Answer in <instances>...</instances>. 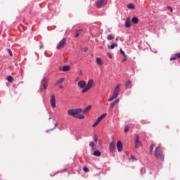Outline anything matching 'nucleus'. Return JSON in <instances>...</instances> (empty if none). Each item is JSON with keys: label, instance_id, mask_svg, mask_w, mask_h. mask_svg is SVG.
I'll list each match as a JSON object with an SVG mask.
<instances>
[{"label": "nucleus", "instance_id": "1a4fd4ad", "mask_svg": "<svg viewBox=\"0 0 180 180\" xmlns=\"http://www.w3.org/2000/svg\"><path fill=\"white\" fill-rule=\"evenodd\" d=\"M50 103H51L52 108H56V95L52 94L51 96Z\"/></svg>", "mask_w": 180, "mask_h": 180}, {"label": "nucleus", "instance_id": "aec40b11", "mask_svg": "<svg viewBox=\"0 0 180 180\" xmlns=\"http://www.w3.org/2000/svg\"><path fill=\"white\" fill-rule=\"evenodd\" d=\"M127 8L128 9H136V6H134L133 4H129L127 5Z\"/></svg>", "mask_w": 180, "mask_h": 180}, {"label": "nucleus", "instance_id": "c756f323", "mask_svg": "<svg viewBox=\"0 0 180 180\" xmlns=\"http://www.w3.org/2000/svg\"><path fill=\"white\" fill-rule=\"evenodd\" d=\"M78 32H82V30H77L75 37H78V36H79V33Z\"/></svg>", "mask_w": 180, "mask_h": 180}, {"label": "nucleus", "instance_id": "7c9ffc66", "mask_svg": "<svg viewBox=\"0 0 180 180\" xmlns=\"http://www.w3.org/2000/svg\"><path fill=\"white\" fill-rule=\"evenodd\" d=\"M176 58H177V56H176V54H175L174 56H173V57H172V58H170V61H174V60H176Z\"/></svg>", "mask_w": 180, "mask_h": 180}, {"label": "nucleus", "instance_id": "2f4dec72", "mask_svg": "<svg viewBox=\"0 0 180 180\" xmlns=\"http://www.w3.org/2000/svg\"><path fill=\"white\" fill-rule=\"evenodd\" d=\"M83 171H84L85 172H89V169H88V167H84Z\"/></svg>", "mask_w": 180, "mask_h": 180}, {"label": "nucleus", "instance_id": "412c9836", "mask_svg": "<svg viewBox=\"0 0 180 180\" xmlns=\"http://www.w3.org/2000/svg\"><path fill=\"white\" fill-rule=\"evenodd\" d=\"M76 119H85V115L82 114H77L76 115Z\"/></svg>", "mask_w": 180, "mask_h": 180}, {"label": "nucleus", "instance_id": "5701e85b", "mask_svg": "<svg viewBox=\"0 0 180 180\" xmlns=\"http://www.w3.org/2000/svg\"><path fill=\"white\" fill-rule=\"evenodd\" d=\"M107 39L108 40H113V39H115V36L113 34H109Z\"/></svg>", "mask_w": 180, "mask_h": 180}, {"label": "nucleus", "instance_id": "f03ea898", "mask_svg": "<svg viewBox=\"0 0 180 180\" xmlns=\"http://www.w3.org/2000/svg\"><path fill=\"white\" fill-rule=\"evenodd\" d=\"M154 155L157 160H160L161 161H164V153L161 151V146H158L155 147L154 151Z\"/></svg>", "mask_w": 180, "mask_h": 180}, {"label": "nucleus", "instance_id": "39448f33", "mask_svg": "<svg viewBox=\"0 0 180 180\" xmlns=\"http://www.w3.org/2000/svg\"><path fill=\"white\" fill-rule=\"evenodd\" d=\"M135 148H139L141 147V141H140V136L136 134L134 138Z\"/></svg>", "mask_w": 180, "mask_h": 180}, {"label": "nucleus", "instance_id": "20e7f679", "mask_svg": "<svg viewBox=\"0 0 180 180\" xmlns=\"http://www.w3.org/2000/svg\"><path fill=\"white\" fill-rule=\"evenodd\" d=\"M67 46V39L63 38L60 42L57 44L56 49L57 50H60L61 49H64V46Z\"/></svg>", "mask_w": 180, "mask_h": 180}, {"label": "nucleus", "instance_id": "6e6552de", "mask_svg": "<svg viewBox=\"0 0 180 180\" xmlns=\"http://www.w3.org/2000/svg\"><path fill=\"white\" fill-rule=\"evenodd\" d=\"M106 113L101 115L100 117H98L95 123L92 125V127H96L101 123V121L106 116Z\"/></svg>", "mask_w": 180, "mask_h": 180}, {"label": "nucleus", "instance_id": "a19ab883", "mask_svg": "<svg viewBox=\"0 0 180 180\" xmlns=\"http://www.w3.org/2000/svg\"><path fill=\"white\" fill-rule=\"evenodd\" d=\"M115 41H119V37H117V38L115 39Z\"/></svg>", "mask_w": 180, "mask_h": 180}, {"label": "nucleus", "instance_id": "58836bf2", "mask_svg": "<svg viewBox=\"0 0 180 180\" xmlns=\"http://www.w3.org/2000/svg\"><path fill=\"white\" fill-rule=\"evenodd\" d=\"M176 57H177V58H180V53H176Z\"/></svg>", "mask_w": 180, "mask_h": 180}, {"label": "nucleus", "instance_id": "a878e982", "mask_svg": "<svg viewBox=\"0 0 180 180\" xmlns=\"http://www.w3.org/2000/svg\"><path fill=\"white\" fill-rule=\"evenodd\" d=\"M116 98H117L116 97V96L112 95L111 97L108 98V102H112V101H113V99H116Z\"/></svg>", "mask_w": 180, "mask_h": 180}, {"label": "nucleus", "instance_id": "7ed1b4c3", "mask_svg": "<svg viewBox=\"0 0 180 180\" xmlns=\"http://www.w3.org/2000/svg\"><path fill=\"white\" fill-rule=\"evenodd\" d=\"M79 113H82V109L77 108L68 110V115H70V116H72V117L76 118L77 115H79Z\"/></svg>", "mask_w": 180, "mask_h": 180}, {"label": "nucleus", "instance_id": "bb28decb", "mask_svg": "<svg viewBox=\"0 0 180 180\" xmlns=\"http://www.w3.org/2000/svg\"><path fill=\"white\" fill-rule=\"evenodd\" d=\"M130 85H131V81H128V82H127L125 86H126V88H129V86H130Z\"/></svg>", "mask_w": 180, "mask_h": 180}, {"label": "nucleus", "instance_id": "4be33fe9", "mask_svg": "<svg viewBox=\"0 0 180 180\" xmlns=\"http://www.w3.org/2000/svg\"><path fill=\"white\" fill-rule=\"evenodd\" d=\"M94 155H95V157H101V151L95 150L94 152Z\"/></svg>", "mask_w": 180, "mask_h": 180}, {"label": "nucleus", "instance_id": "f257e3e1", "mask_svg": "<svg viewBox=\"0 0 180 180\" xmlns=\"http://www.w3.org/2000/svg\"><path fill=\"white\" fill-rule=\"evenodd\" d=\"M94 79L89 80L87 84L86 82H85V81L81 80L78 82L77 86H79V88H81V89H82V94H86V92H88V91H89V89H91L92 86H94Z\"/></svg>", "mask_w": 180, "mask_h": 180}, {"label": "nucleus", "instance_id": "dca6fc26", "mask_svg": "<svg viewBox=\"0 0 180 180\" xmlns=\"http://www.w3.org/2000/svg\"><path fill=\"white\" fill-rule=\"evenodd\" d=\"M131 26V22L130 21V18H127L125 21V27H130Z\"/></svg>", "mask_w": 180, "mask_h": 180}, {"label": "nucleus", "instance_id": "ea45409f", "mask_svg": "<svg viewBox=\"0 0 180 180\" xmlns=\"http://www.w3.org/2000/svg\"><path fill=\"white\" fill-rule=\"evenodd\" d=\"M167 8H168V9H169L170 12H172V8H171V7H167Z\"/></svg>", "mask_w": 180, "mask_h": 180}, {"label": "nucleus", "instance_id": "37998d69", "mask_svg": "<svg viewBox=\"0 0 180 180\" xmlns=\"http://www.w3.org/2000/svg\"><path fill=\"white\" fill-rule=\"evenodd\" d=\"M59 88L63 89V85H60Z\"/></svg>", "mask_w": 180, "mask_h": 180}, {"label": "nucleus", "instance_id": "c03bdc74", "mask_svg": "<svg viewBox=\"0 0 180 180\" xmlns=\"http://www.w3.org/2000/svg\"><path fill=\"white\" fill-rule=\"evenodd\" d=\"M56 127H57V124H55L54 129H56Z\"/></svg>", "mask_w": 180, "mask_h": 180}, {"label": "nucleus", "instance_id": "9d476101", "mask_svg": "<svg viewBox=\"0 0 180 180\" xmlns=\"http://www.w3.org/2000/svg\"><path fill=\"white\" fill-rule=\"evenodd\" d=\"M47 84H49V79L47 78H44L41 86L43 87L44 89H47Z\"/></svg>", "mask_w": 180, "mask_h": 180}, {"label": "nucleus", "instance_id": "79ce46f5", "mask_svg": "<svg viewBox=\"0 0 180 180\" xmlns=\"http://www.w3.org/2000/svg\"><path fill=\"white\" fill-rule=\"evenodd\" d=\"M126 60H127V58H124L122 60L123 62L126 61Z\"/></svg>", "mask_w": 180, "mask_h": 180}, {"label": "nucleus", "instance_id": "423d86ee", "mask_svg": "<svg viewBox=\"0 0 180 180\" xmlns=\"http://www.w3.org/2000/svg\"><path fill=\"white\" fill-rule=\"evenodd\" d=\"M108 4V0H98L96 3L97 8H103Z\"/></svg>", "mask_w": 180, "mask_h": 180}, {"label": "nucleus", "instance_id": "6ab92c4d", "mask_svg": "<svg viewBox=\"0 0 180 180\" xmlns=\"http://www.w3.org/2000/svg\"><path fill=\"white\" fill-rule=\"evenodd\" d=\"M131 21L134 25H137L139 23V18H137V17H134L132 18Z\"/></svg>", "mask_w": 180, "mask_h": 180}, {"label": "nucleus", "instance_id": "72a5a7b5", "mask_svg": "<svg viewBox=\"0 0 180 180\" xmlns=\"http://www.w3.org/2000/svg\"><path fill=\"white\" fill-rule=\"evenodd\" d=\"M120 53L122 54L124 57H126V53H124V51H123V49H120Z\"/></svg>", "mask_w": 180, "mask_h": 180}, {"label": "nucleus", "instance_id": "4c0bfd02", "mask_svg": "<svg viewBox=\"0 0 180 180\" xmlns=\"http://www.w3.org/2000/svg\"><path fill=\"white\" fill-rule=\"evenodd\" d=\"M94 139L96 143L98 142V138H96V136H94Z\"/></svg>", "mask_w": 180, "mask_h": 180}, {"label": "nucleus", "instance_id": "473e14b6", "mask_svg": "<svg viewBox=\"0 0 180 180\" xmlns=\"http://www.w3.org/2000/svg\"><path fill=\"white\" fill-rule=\"evenodd\" d=\"M7 51H8L9 56H11V57H12V56H13L12 51L11 49H8Z\"/></svg>", "mask_w": 180, "mask_h": 180}, {"label": "nucleus", "instance_id": "f8f14e48", "mask_svg": "<svg viewBox=\"0 0 180 180\" xmlns=\"http://www.w3.org/2000/svg\"><path fill=\"white\" fill-rule=\"evenodd\" d=\"M109 150H110V153H115V150H116V145H115V141H112L110 143Z\"/></svg>", "mask_w": 180, "mask_h": 180}, {"label": "nucleus", "instance_id": "f3484780", "mask_svg": "<svg viewBox=\"0 0 180 180\" xmlns=\"http://www.w3.org/2000/svg\"><path fill=\"white\" fill-rule=\"evenodd\" d=\"M96 63L97 65H102L103 64V62L102 61V59H101V58H96Z\"/></svg>", "mask_w": 180, "mask_h": 180}, {"label": "nucleus", "instance_id": "0eeeda50", "mask_svg": "<svg viewBox=\"0 0 180 180\" xmlns=\"http://www.w3.org/2000/svg\"><path fill=\"white\" fill-rule=\"evenodd\" d=\"M106 113L101 115L100 117H98L95 123L92 125V127H96L101 123V121L106 116Z\"/></svg>", "mask_w": 180, "mask_h": 180}, {"label": "nucleus", "instance_id": "ddd939ff", "mask_svg": "<svg viewBox=\"0 0 180 180\" xmlns=\"http://www.w3.org/2000/svg\"><path fill=\"white\" fill-rule=\"evenodd\" d=\"M117 148L119 153H121V151L123 150V143H122V141H118L117 142Z\"/></svg>", "mask_w": 180, "mask_h": 180}, {"label": "nucleus", "instance_id": "393cba45", "mask_svg": "<svg viewBox=\"0 0 180 180\" xmlns=\"http://www.w3.org/2000/svg\"><path fill=\"white\" fill-rule=\"evenodd\" d=\"M63 82H64V78H60L57 81L56 85L58 84H63Z\"/></svg>", "mask_w": 180, "mask_h": 180}, {"label": "nucleus", "instance_id": "4468645a", "mask_svg": "<svg viewBox=\"0 0 180 180\" xmlns=\"http://www.w3.org/2000/svg\"><path fill=\"white\" fill-rule=\"evenodd\" d=\"M71 70V68L69 65L63 66V68L60 67V71H63V72H67Z\"/></svg>", "mask_w": 180, "mask_h": 180}, {"label": "nucleus", "instance_id": "f704fd0d", "mask_svg": "<svg viewBox=\"0 0 180 180\" xmlns=\"http://www.w3.org/2000/svg\"><path fill=\"white\" fill-rule=\"evenodd\" d=\"M129 130H130V128L129 127H126L124 129L125 133H129Z\"/></svg>", "mask_w": 180, "mask_h": 180}, {"label": "nucleus", "instance_id": "c9c22d12", "mask_svg": "<svg viewBox=\"0 0 180 180\" xmlns=\"http://www.w3.org/2000/svg\"><path fill=\"white\" fill-rule=\"evenodd\" d=\"M90 147H92V148H94L95 143H94V142H91L89 143Z\"/></svg>", "mask_w": 180, "mask_h": 180}, {"label": "nucleus", "instance_id": "c85d7f7f", "mask_svg": "<svg viewBox=\"0 0 180 180\" xmlns=\"http://www.w3.org/2000/svg\"><path fill=\"white\" fill-rule=\"evenodd\" d=\"M154 147H155V145L152 144L150 146V153H153V150H154Z\"/></svg>", "mask_w": 180, "mask_h": 180}, {"label": "nucleus", "instance_id": "cd10ccee", "mask_svg": "<svg viewBox=\"0 0 180 180\" xmlns=\"http://www.w3.org/2000/svg\"><path fill=\"white\" fill-rule=\"evenodd\" d=\"M115 47H117V44H112V45H110L109 49H111V50H113V49H115Z\"/></svg>", "mask_w": 180, "mask_h": 180}, {"label": "nucleus", "instance_id": "2eb2a0df", "mask_svg": "<svg viewBox=\"0 0 180 180\" xmlns=\"http://www.w3.org/2000/svg\"><path fill=\"white\" fill-rule=\"evenodd\" d=\"M120 99L117 98L115 101H114L113 103H110V109H113V108H115V105H117V103H119Z\"/></svg>", "mask_w": 180, "mask_h": 180}, {"label": "nucleus", "instance_id": "a211bd4d", "mask_svg": "<svg viewBox=\"0 0 180 180\" xmlns=\"http://www.w3.org/2000/svg\"><path fill=\"white\" fill-rule=\"evenodd\" d=\"M91 109H92V105H89L86 108H85L83 110L82 112L83 113H86V112H89V110H91Z\"/></svg>", "mask_w": 180, "mask_h": 180}, {"label": "nucleus", "instance_id": "e433bc0d", "mask_svg": "<svg viewBox=\"0 0 180 180\" xmlns=\"http://www.w3.org/2000/svg\"><path fill=\"white\" fill-rule=\"evenodd\" d=\"M83 51H84V53H86V51H88V48L85 47L82 49Z\"/></svg>", "mask_w": 180, "mask_h": 180}, {"label": "nucleus", "instance_id": "b1692460", "mask_svg": "<svg viewBox=\"0 0 180 180\" xmlns=\"http://www.w3.org/2000/svg\"><path fill=\"white\" fill-rule=\"evenodd\" d=\"M7 81H8V82H13V77L12 76H8L7 77Z\"/></svg>", "mask_w": 180, "mask_h": 180}, {"label": "nucleus", "instance_id": "9b49d317", "mask_svg": "<svg viewBox=\"0 0 180 180\" xmlns=\"http://www.w3.org/2000/svg\"><path fill=\"white\" fill-rule=\"evenodd\" d=\"M119 92H120V84L115 86L113 95L117 98V96H119Z\"/></svg>", "mask_w": 180, "mask_h": 180}]
</instances>
